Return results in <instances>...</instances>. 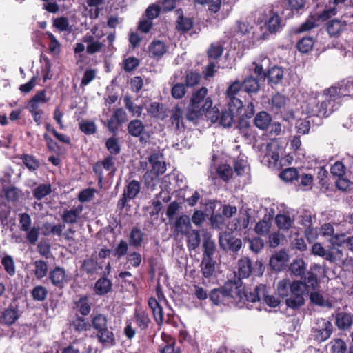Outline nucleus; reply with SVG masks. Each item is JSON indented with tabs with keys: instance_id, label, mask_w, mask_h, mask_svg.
Segmentation results:
<instances>
[{
	"instance_id": "39448f33",
	"label": "nucleus",
	"mask_w": 353,
	"mask_h": 353,
	"mask_svg": "<svg viewBox=\"0 0 353 353\" xmlns=\"http://www.w3.org/2000/svg\"><path fill=\"white\" fill-rule=\"evenodd\" d=\"M92 328L97 341L103 344L113 346L115 345V337L113 328L108 323V317L99 313L91 316L90 330Z\"/></svg>"
},
{
	"instance_id": "de8ad7c7",
	"label": "nucleus",
	"mask_w": 353,
	"mask_h": 353,
	"mask_svg": "<svg viewBox=\"0 0 353 353\" xmlns=\"http://www.w3.org/2000/svg\"><path fill=\"white\" fill-rule=\"evenodd\" d=\"M314 40L312 37H304L296 43V48L301 53H307L312 50Z\"/></svg>"
},
{
	"instance_id": "ddd939ff",
	"label": "nucleus",
	"mask_w": 353,
	"mask_h": 353,
	"mask_svg": "<svg viewBox=\"0 0 353 353\" xmlns=\"http://www.w3.org/2000/svg\"><path fill=\"white\" fill-rule=\"evenodd\" d=\"M141 189L140 183L137 180L131 181L123 190V193L117 201V208L123 210L128 201L134 199L139 193Z\"/></svg>"
},
{
	"instance_id": "4c0bfd02",
	"label": "nucleus",
	"mask_w": 353,
	"mask_h": 353,
	"mask_svg": "<svg viewBox=\"0 0 353 353\" xmlns=\"http://www.w3.org/2000/svg\"><path fill=\"white\" fill-rule=\"evenodd\" d=\"M241 83L243 90L249 94L257 93L260 89L259 79L252 75L246 77Z\"/></svg>"
},
{
	"instance_id": "4be33fe9",
	"label": "nucleus",
	"mask_w": 353,
	"mask_h": 353,
	"mask_svg": "<svg viewBox=\"0 0 353 353\" xmlns=\"http://www.w3.org/2000/svg\"><path fill=\"white\" fill-rule=\"evenodd\" d=\"M69 328L75 333L90 330V321L85 316L76 314L69 321Z\"/></svg>"
},
{
	"instance_id": "dca6fc26",
	"label": "nucleus",
	"mask_w": 353,
	"mask_h": 353,
	"mask_svg": "<svg viewBox=\"0 0 353 353\" xmlns=\"http://www.w3.org/2000/svg\"><path fill=\"white\" fill-rule=\"evenodd\" d=\"M220 246L228 252L237 253L242 247L241 239L233 236L230 232H225L219 237Z\"/></svg>"
},
{
	"instance_id": "4d7b16f0",
	"label": "nucleus",
	"mask_w": 353,
	"mask_h": 353,
	"mask_svg": "<svg viewBox=\"0 0 353 353\" xmlns=\"http://www.w3.org/2000/svg\"><path fill=\"white\" fill-rule=\"evenodd\" d=\"M105 147L112 157L118 155L121 150L119 140L114 137L108 138L105 141Z\"/></svg>"
},
{
	"instance_id": "f257e3e1",
	"label": "nucleus",
	"mask_w": 353,
	"mask_h": 353,
	"mask_svg": "<svg viewBox=\"0 0 353 353\" xmlns=\"http://www.w3.org/2000/svg\"><path fill=\"white\" fill-rule=\"evenodd\" d=\"M318 287L316 275L312 271L307 272L304 281H294L292 283L289 279H283L278 283L277 291L279 295L285 299L288 307L292 309L299 308L305 303L304 294L309 288L316 290Z\"/></svg>"
},
{
	"instance_id": "4468645a",
	"label": "nucleus",
	"mask_w": 353,
	"mask_h": 353,
	"mask_svg": "<svg viewBox=\"0 0 353 353\" xmlns=\"http://www.w3.org/2000/svg\"><path fill=\"white\" fill-rule=\"evenodd\" d=\"M312 252L324 258L330 262L343 261L342 251L339 249L325 250L319 243H315L312 248Z\"/></svg>"
},
{
	"instance_id": "603ef678",
	"label": "nucleus",
	"mask_w": 353,
	"mask_h": 353,
	"mask_svg": "<svg viewBox=\"0 0 353 353\" xmlns=\"http://www.w3.org/2000/svg\"><path fill=\"white\" fill-rule=\"evenodd\" d=\"M203 255L202 258L213 259V256L216 251V244L210 238H205L203 243Z\"/></svg>"
},
{
	"instance_id": "0e129e2a",
	"label": "nucleus",
	"mask_w": 353,
	"mask_h": 353,
	"mask_svg": "<svg viewBox=\"0 0 353 353\" xmlns=\"http://www.w3.org/2000/svg\"><path fill=\"white\" fill-rule=\"evenodd\" d=\"M310 121L307 119H299L296 121L295 128L299 134H307L310 132Z\"/></svg>"
},
{
	"instance_id": "864d4df0",
	"label": "nucleus",
	"mask_w": 353,
	"mask_h": 353,
	"mask_svg": "<svg viewBox=\"0 0 353 353\" xmlns=\"http://www.w3.org/2000/svg\"><path fill=\"white\" fill-rule=\"evenodd\" d=\"M293 219L286 214H279L275 217V222L280 230H288L293 223Z\"/></svg>"
},
{
	"instance_id": "3c124183",
	"label": "nucleus",
	"mask_w": 353,
	"mask_h": 353,
	"mask_svg": "<svg viewBox=\"0 0 353 353\" xmlns=\"http://www.w3.org/2000/svg\"><path fill=\"white\" fill-rule=\"evenodd\" d=\"M188 237L187 245L189 250H195L197 248L201 243L200 232L199 230H192V232H188L185 234Z\"/></svg>"
},
{
	"instance_id": "a19ab883",
	"label": "nucleus",
	"mask_w": 353,
	"mask_h": 353,
	"mask_svg": "<svg viewBox=\"0 0 353 353\" xmlns=\"http://www.w3.org/2000/svg\"><path fill=\"white\" fill-rule=\"evenodd\" d=\"M65 228V224L52 225L50 223H44L42 225V233L44 236L57 235L61 236Z\"/></svg>"
},
{
	"instance_id": "9b49d317",
	"label": "nucleus",
	"mask_w": 353,
	"mask_h": 353,
	"mask_svg": "<svg viewBox=\"0 0 353 353\" xmlns=\"http://www.w3.org/2000/svg\"><path fill=\"white\" fill-rule=\"evenodd\" d=\"M128 134L133 137L139 138L141 144L145 145L151 137V133L145 130V125L140 119H133L129 122L127 126Z\"/></svg>"
},
{
	"instance_id": "bf43d9fd",
	"label": "nucleus",
	"mask_w": 353,
	"mask_h": 353,
	"mask_svg": "<svg viewBox=\"0 0 353 353\" xmlns=\"http://www.w3.org/2000/svg\"><path fill=\"white\" fill-rule=\"evenodd\" d=\"M128 243L125 240H121L112 250V254L117 259L119 260L128 254Z\"/></svg>"
},
{
	"instance_id": "8fccbe9b",
	"label": "nucleus",
	"mask_w": 353,
	"mask_h": 353,
	"mask_svg": "<svg viewBox=\"0 0 353 353\" xmlns=\"http://www.w3.org/2000/svg\"><path fill=\"white\" fill-rule=\"evenodd\" d=\"M345 25L339 19H332L327 23L326 29L327 33L332 36H338Z\"/></svg>"
},
{
	"instance_id": "a211bd4d",
	"label": "nucleus",
	"mask_w": 353,
	"mask_h": 353,
	"mask_svg": "<svg viewBox=\"0 0 353 353\" xmlns=\"http://www.w3.org/2000/svg\"><path fill=\"white\" fill-rule=\"evenodd\" d=\"M48 279L54 287L59 290H62L68 281L65 269L59 266L49 272Z\"/></svg>"
},
{
	"instance_id": "c03bdc74",
	"label": "nucleus",
	"mask_w": 353,
	"mask_h": 353,
	"mask_svg": "<svg viewBox=\"0 0 353 353\" xmlns=\"http://www.w3.org/2000/svg\"><path fill=\"white\" fill-rule=\"evenodd\" d=\"M144 234L143 232L137 227H133L130 230L129 242L130 245L135 248L140 247L143 241Z\"/></svg>"
},
{
	"instance_id": "393cba45",
	"label": "nucleus",
	"mask_w": 353,
	"mask_h": 353,
	"mask_svg": "<svg viewBox=\"0 0 353 353\" xmlns=\"http://www.w3.org/2000/svg\"><path fill=\"white\" fill-rule=\"evenodd\" d=\"M272 119L266 111L262 110L255 114L253 119V124L256 128L262 131H266L269 128Z\"/></svg>"
},
{
	"instance_id": "13d9d810",
	"label": "nucleus",
	"mask_w": 353,
	"mask_h": 353,
	"mask_svg": "<svg viewBox=\"0 0 353 353\" xmlns=\"http://www.w3.org/2000/svg\"><path fill=\"white\" fill-rule=\"evenodd\" d=\"M30 293L34 301L41 302L46 299L48 291L44 286L37 285L33 288Z\"/></svg>"
},
{
	"instance_id": "2f4dec72",
	"label": "nucleus",
	"mask_w": 353,
	"mask_h": 353,
	"mask_svg": "<svg viewBox=\"0 0 353 353\" xmlns=\"http://www.w3.org/2000/svg\"><path fill=\"white\" fill-rule=\"evenodd\" d=\"M284 76V70L281 67L277 65L270 66L267 72L268 82L272 86L281 83Z\"/></svg>"
},
{
	"instance_id": "69168bd1",
	"label": "nucleus",
	"mask_w": 353,
	"mask_h": 353,
	"mask_svg": "<svg viewBox=\"0 0 353 353\" xmlns=\"http://www.w3.org/2000/svg\"><path fill=\"white\" fill-rule=\"evenodd\" d=\"M81 268L88 274H93L98 269V263L92 259H88L83 261Z\"/></svg>"
},
{
	"instance_id": "c85d7f7f",
	"label": "nucleus",
	"mask_w": 353,
	"mask_h": 353,
	"mask_svg": "<svg viewBox=\"0 0 353 353\" xmlns=\"http://www.w3.org/2000/svg\"><path fill=\"white\" fill-rule=\"evenodd\" d=\"M174 231L176 234H188L191 229L190 219L187 215L178 217L173 225Z\"/></svg>"
},
{
	"instance_id": "a878e982",
	"label": "nucleus",
	"mask_w": 353,
	"mask_h": 353,
	"mask_svg": "<svg viewBox=\"0 0 353 353\" xmlns=\"http://www.w3.org/2000/svg\"><path fill=\"white\" fill-rule=\"evenodd\" d=\"M228 109L225 110H222L220 114V118L219 120V123L221 125L228 128L231 127L232 124L234 121V116L239 115L242 110H234L232 107L228 105Z\"/></svg>"
},
{
	"instance_id": "ea45409f",
	"label": "nucleus",
	"mask_w": 353,
	"mask_h": 353,
	"mask_svg": "<svg viewBox=\"0 0 353 353\" xmlns=\"http://www.w3.org/2000/svg\"><path fill=\"white\" fill-rule=\"evenodd\" d=\"M193 26V18L186 17L183 14H181L178 17L176 23V28L179 32L186 33L192 28Z\"/></svg>"
},
{
	"instance_id": "412c9836",
	"label": "nucleus",
	"mask_w": 353,
	"mask_h": 353,
	"mask_svg": "<svg viewBox=\"0 0 353 353\" xmlns=\"http://www.w3.org/2000/svg\"><path fill=\"white\" fill-rule=\"evenodd\" d=\"M252 65L254 66L253 70L257 79L265 81L267 77L268 70L270 69L271 65L270 59L267 57H263L253 62Z\"/></svg>"
},
{
	"instance_id": "6e6d98bb",
	"label": "nucleus",
	"mask_w": 353,
	"mask_h": 353,
	"mask_svg": "<svg viewBox=\"0 0 353 353\" xmlns=\"http://www.w3.org/2000/svg\"><path fill=\"white\" fill-rule=\"evenodd\" d=\"M330 353H346L347 346L346 343L341 339H333L330 343Z\"/></svg>"
},
{
	"instance_id": "aec40b11",
	"label": "nucleus",
	"mask_w": 353,
	"mask_h": 353,
	"mask_svg": "<svg viewBox=\"0 0 353 353\" xmlns=\"http://www.w3.org/2000/svg\"><path fill=\"white\" fill-rule=\"evenodd\" d=\"M134 321L140 331H146L152 323L149 313L141 308L135 309Z\"/></svg>"
},
{
	"instance_id": "a18cd8bd",
	"label": "nucleus",
	"mask_w": 353,
	"mask_h": 353,
	"mask_svg": "<svg viewBox=\"0 0 353 353\" xmlns=\"http://www.w3.org/2000/svg\"><path fill=\"white\" fill-rule=\"evenodd\" d=\"M52 192V186L50 183L39 184L32 190V194L34 199L41 201L45 196Z\"/></svg>"
},
{
	"instance_id": "473e14b6",
	"label": "nucleus",
	"mask_w": 353,
	"mask_h": 353,
	"mask_svg": "<svg viewBox=\"0 0 353 353\" xmlns=\"http://www.w3.org/2000/svg\"><path fill=\"white\" fill-rule=\"evenodd\" d=\"M19 318V309L17 307L10 305L6 309L0 317V321L6 325H13Z\"/></svg>"
},
{
	"instance_id": "58836bf2",
	"label": "nucleus",
	"mask_w": 353,
	"mask_h": 353,
	"mask_svg": "<svg viewBox=\"0 0 353 353\" xmlns=\"http://www.w3.org/2000/svg\"><path fill=\"white\" fill-rule=\"evenodd\" d=\"M200 267L203 276L210 278L215 272L216 261L213 259L202 258Z\"/></svg>"
},
{
	"instance_id": "9d476101",
	"label": "nucleus",
	"mask_w": 353,
	"mask_h": 353,
	"mask_svg": "<svg viewBox=\"0 0 353 353\" xmlns=\"http://www.w3.org/2000/svg\"><path fill=\"white\" fill-rule=\"evenodd\" d=\"M19 229L26 232V239L31 244H35L39 236V228L35 226L31 227L32 219L26 212L19 214Z\"/></svg>"
},
{
	"instance_id": "bb28decb",
	"label": "nucleus",
	"mask_w": 353,
	"mask_h": 353,
	"mask_svg": "<svg viewBox=\"0 0 353 353\" xmlns=\"http://www.w3.org/2000/svg\"><path fill=\"white\" fill-rule=\"evenodd\" d=\"M287 256L284 250L276 252L270 257V266L275 272L282 271L286 265Z\"/></svg>"
},
{
	"instance_id": "e433bc0d",
	"label": "nucleus",
	"mask_w": 353,
	"mask_h": 353,
	"mask_svg": "<svg viewBox=\"0 0 353 353\" xmlns=\"http://www.w3.org/2000/svg\"><path fill=\"white\" fill-rule=\"evenodd\" d=\"M289 270L294 276H300L302 279L301 281H304L305 276H307V272L305 274V263L302 259L294 260L290 265Z\"/></svg>"
},
{
	"instance_id": "774afa93",
	"label": "nucleus",
	"mask_w": 353,
	"mask_h": 353,
	"mask_svg": "<svg viewBox=\"0 0 353 353\" xmlns=\"http://www.w3.org/2000/svg\"><path fill=\"white\" fill-rule=\"evenodd\" d=\"M223 48L220 44H211L208 50V57L210 59L217 60L222 55Z\"/></svg>"
},
{
	"instance_id": "6ab92c4d",
	"label": "nucleus",
	"mask_w": 353,
	"mask_h": 353,
	"mask_svg": "<svg viewBox=\"0 0 353 353\" xmlns=\"http://www.w3.org/2000/svg\"><path fill=\"white\" fill-rule=\"evenodd\" d=\"M289 99L277 93L272 96L270 102L271 110L275 114H283L288 112Z\"/></svg>"
},
{
	"instance_id": "5fc2aeb1",
	"label": "nucleus",
	"mask_w": 353,
	"mask_h": 353,
	"mask_svg": "<svg viewBox=\"0 0 353 353\" xmlns=\"http://www.w3.org/2000/svg\"><path fill=\"white\" fill-rule=\"evenodd\" d=\"M280 178L285 182H292L299 179V172L295 168H288L279 174Z\"/></svg>"
},
{
	"instance_id": "052dcab7",
	"label": "nucleus",
	"mask_w": 353,
	"mask_h": 353,
	"mask_svg": "<svg viewBox=\"0 0 353 353\" xmlns=\"http://www.w3.org/2000/svg\"><path fill=\"white\" fill-rule=\"evenodd\" d=\"M1 264L8 275L12 276L16 273L14 261L10 255H5L1 259Z\"/></svg>"
},
{
	"instance_id": "7c9ffc66",
	"label": "nucleus",
	"mask_w": 353,
	"mask_h": 353,
	"mask_svg": "<svg viewBox=\"0 0 353 353\" xmlns=\"http://www.w3.org/2000/svg\"><path fill=\"white\" fill-rule=\"evenodd\" d=\"M353 323V315L345 312H339L336 315L335 324L341 330H348Z\"/></svg>"
},
{
	"instance_id": "f704fd0d",
	"label": "nucleus",
	"mask_w": 353,
	"mask_h": 353,
	"mask_svg": "<svg viewBox=\"0 0 353 353\" xmlns=\"http://www.w3.org/2000/svg\"><path fill=\"white\" fill-rule=\"evenodd\" d=\"M170 121L175 125L176 130H184L185 127L183 123V111L179 106L176 105L171 110Z\"/></svg>"
},
{
	"instance_id": "f8f14e48",
	"label": "nucleus",
	"mask_w": 353,
	"mask_h": 353,
	"mask_svg": "<svg viewBox=\"0 0 353 353\" xmlns=\"http://www.w3.org/2000/svg\"><path fill=\"white\" fill-rule=\"evenodd\" d=\"M243 89L241 81L236 80L229 85L226 91L225 96L228 99L227 105L234 108V110H242L243 108V102L236 97L239 92Z\"/></svg>"
},
{
	"instance_id": "338daca9",
	"label": "nucleus",
	"mask_w": 353,
	"mask_h": 353,
	"mask_svg": "<svg viewBox=\"0 0 353 353\" xmlns=\"http://www.w3.org/2000/svg\"><path fill=\"white\" fill-rule=\"evenodd\" d=\"M79 211L77 209L65 210H64L61 218L63 223H74L79 216Z\"/></svg>"
},
{
	"instance_id": "0eeeda50",
	"label": "nucleus",
	"mask_w": 353,
	"mask_h": 353,
	"mask_svg": "<svg viewBox=\"0 0 353 353\" xmlns=\"http://www.w3.org/2000/svg\"><path fill=\"white\" fill-rule=\"evenodd\" d=\"M245 294V301L248 302L255 303L263 300L271 307H276L280 303V301L275 296L268 294L267 287L263 284L256 285L254 290L250 292L246 290Z\"/></svg>"
},
{
	"instance_id": "6e6552de",
	"label": "nucleus",
	"mask_w": 353,
	"mask_h": 353,
	"mask_svg": "<svg viewBox=\"0 0 353 353\" xmlns=\"http://www.w3.org/2000/svg\"><path fill=\"white\" fill-rule=\"evenodd\" d=\"M334 331L332 323L323 318L317 319L311 328V336L318 343H321L330 338Z\"/></svg>"
},
{
	"instance_id": "09e8293b",
	"label": "nucleus",
	"mask_w": 353,
	"mask_h": 353,
	"mask_svg": "<svg viewBox=\"0 0 353 353\" xmlns=\"http://www.w3.org/2000/svg\"><path fill=\"white\" fill-rule=\"evenodd\" d=\"M288 8L290 9L292 17L299 16L305 8V0H287Z\"/></svg>"
},
{
	"instance_id": "5701e85b",
	"label": "nucleus",
	"mask_w": 353,
	"mask_h": 353,
	"mask_svg": "<svg viewBox=\"0 0 353 353\" xmlns=\"http://www.w3.org/2000/svg\"><path fill=\"white\" fill-rule=\"evenodd\" d=\"M236 128L239 133L247 140H252L254 137V133L251 125L250 119L239 117Z\"/></svg>"
},
{
	"instance_id": "49530a36",
	"label": "nucleus",
	"mask_w": 353,
	"mask_h": 353,
	"mask_svg": "<svg viewBox=\"0 0 353 353\" xmlns=\"http://www.w3.org/2000/svg\"><path fill=\"white\" fill-rule=\"evenodd\" d=\"M17 158L22 160L23 164L30 170H36L39 168L40 162L33 155L23 154L20 156H17Z\"/></svg>"
},
{
	"instance_id": "20e7f679",
	"label": "nucleus",
	"mask_w": 353,
	"mask_h": 353,
	"mask_svg": "<svg viewBox=\"0 0 353 353\" xmlns=\"http://www.w3.org/2000/svg\"><path fill=\"white\" fill-rule=\"evenodd\" d=\"M207 94L208 89L205 87L192 93L186 108L185 118L188 121L196 123L200 117L203 115V112L211 108L212 100L210 97H206Z\"/></svg>"
},
{
	"instance_id": "79ce46f5",
	"label": "nucleus",
	"mask_w": 353,
	"mask_h": 353,
	"mask_svg": "<svg viewBox=\"0 0 353 353\" xmlns=\"http://www.w3.org/2000/svg\"><path fill=\"white\" fill-rule=\"evenodd\" d=\"M337 12V8L335 6L326 7L321 12H316L312 17L317 22H325L336 15Z\"/></svg>"
},
{
	"instance_id": "1a4fd4ad",
	"label": "nucleus",
	"mask_w": 353,
	"mask_h": 353,
	"mask_svg": "<svg viewBox=\"0 0 353 353\" xmlns=\"http://www.w3.org/2000/svg\"><path fill=\"white\" fill-rule=\"evenodd\" d=\"M238 273L239 277L234 281H238L241 279L248 278L252 273L256 276L262 274V264L261 262L256 261L253 265L251 259L248 256H243L238 261Z\"/></svg>"
},
{
	"instance_id": "c9c22d12",
	"label": "nucleus",
	"mask_w": 353,
	"mask_h": 353,
	"mask_svg": "<svg viewBox=\"0 0 353 353\" xmlns=\"http://www.w3.org/2000/svg\"><path fill=\"white\" fill-rule=\"evenodd\" d=\"M150 56L154 59H159L166 52V46L164 42L154 40L148 46Z\"/></svg>"
},
{
	"instance_id": "c756f323",
	"label": "nucleus",
	"mask_w": 353,
	"mask_h": 353,
	"mask_svg": "<svg viewBox=\"0 0 353 353\" xmlns=\"http://www.w3.org/2000/svg\"><path fill=\"white\" fill-rule=\"evenodd\" d=\"M112 290V281L105 276L100 277L94 283V291L97 295L104 296Z\"/></svg>"
},
{
	"instance_id": "680f3d73",
	"label": "nucleus",
	"mask_w": 353,
	"mask_h": 353,
	"mask_svg": "<svg viewBox=\"0 0 353 353\" xmlns=\"http://www.w3.org/2000/svg\"><path fill=\"white\" fill-rule=\"evenodd\" d=\"M271 143H268L266 146L267 152L264 156V159L268 162V166H275L279 159L278 151H272Z\"/></svg>"
},
{
	"instance_id": "7ed1b4c3",
	"label": "nucleus",
	"mask_w": 353,
	"mask_h": 353,
	"mask_svg": "<svg viewBox=\"0 0 353 353\" xmlns=\"http://www.w3.org/2000/svg\"><path fill=\"white\" fill-rule=\"evenodd\" d=\"M245 287L242 281L229 280L222 287L212 289L209 297L214 305L226 304L234 301L235 302H245Z\"/></svg>"
},
{
	"instance_id": "72a5a7b5",
	"label": "nucleus",
	"mask_w": 353,
	"mask_h": 353,
	"mask_svg": "<svg viewBox=\"0 0 353 353\" xmlns=\"http://www.w3.org/2000/svg\"><path fill=\"white\" fill-rule=\"evenodd\" d=\"M74 308L83 316H88L92 310L90 298L87 295H81L79 299L74 301Z\"/></svg>"
},
{
	"instance_id": "f03ea898",
	"label": "nucleus",
	"mask_w": 353,
	"mask_h": 353,
	"mask_svg": "<svg viewBox=\"0 0 353 353\" xmlns=\"http://www.w3.org/2000/svg\"><path fill=\"white\" fill-rule=\"evenodd\" d=\"M339 100L336 89L328 88L323 90L319 98L309 99L305 111L309 117L327 118L339 108L341 104Z\"/></svg>"
},
{
	"instance_id": "2eb2a0df",
	"label": "nucleus",
	"mask_w": 353,
	"mask_h": 353,
	"mask_svg": "<svg viewBox=\"0 0 353 353\" xmlns=\"http://www.w3.org/2000/svg\"><path fill=\"white\" fill-rule=\"evenodd\" d=\"M148 161L152 165V170L147 171L144 174L145 179L151 178L152 180L154 177L157 178L166 171L165 163L160 161V155L159 153L154 152L151 154L148 157Z\"/></svg>"
},
{
	"instance_id": "423d86ee",
	"label": "nucleus",
	"mask_w": 353,
	"mask_h": 353,
	"mask_svg": "<svg viewBox=\"0 0 353 353\" xmlns=\"http://www.w3.org/2000/svg\"><path fill=\"white\" fill-rule=\"evenodd\" d=\"M258 22L263 23L270 34H276L281 28L282 18L272 7H268L260 12Z\"/></svg>"
},
{
	"instance_id": "b1692460",
	"label": "nucleus",
	"mask_w": 353,
	"mask_h": 353,
	"mask_svg": "<svg viewBox=\"0 0 353 353\" xmlns=\"http://www.w3.org/2000/svg\"><path fill=\"white\" fill-rule=\"evenodd\" d=\"M336 91V97L340 99L343 97L353 96V79H343L338 83V86H331Z\"/></svg>"
},
{
	"instance_id": "37998d69",
	"label": "nucleus",
	"mask_w": 353,
	"mask_h": 353,
	"mask_svg": "<svg viewBox=\"0 0 353 353\" xmlns=\"http://www.w3.org/2000/svg\"><path fill=\"white\" fill-rule=\"evenodd\" d=\"M34 267V274L37 279H42L47 276L48 264L43 260H37L33 263Z\"/></svg>"
},
{
	"instance_id": "f3484780",
	"label": "nucleus",
	"mask_w": 353,
	"mask_h": 353,
	"mask_svg": "<svg viewBox=\"0 0 353 353\" xmlns=\"http://www.w3.org/2000/svg\"><path fill=\"white\" fill-rule=\"evenodd\" d=\"M115 159L112 155H108L103 160L97 161L93 166V171L98 179L99 183H102L103 179V168L108 171H110L114 174L116 171L114 167Z\"/></svg>"
},
{
	"instance_id": "cd10ccee",
	"label": "nucleus",
	"mask_w": 353,
	"mask_h": 353,
	"mask_svg": "<svg viewBox=\"0 0 353 353\" xmlns=\"http://www.w3.org/2000/svg\"><path fill=\"white\" fill-rule=\"evenodd\" d=\"M148 114L157 119L164 120L168 117V110L163 103L152 102L148 108Z\"/></svg>"
},
{
	"instance_id": "e2e57ef3",
	"label": "nucleus",
	"mask_w": 353,
	"mask_h": 353,
	"mask_svg": "<svg viewBox=\"0 0 353 353\" xmlns=\"http://www.w3.org/2000/svg\"><path fill=\"white\" fill-rule=\"evenodd\" d=\"M79 125V130L87 135L94 134L97 132V126L94 121L83 120Z\"/></svg>"
}]
</instances>
